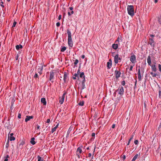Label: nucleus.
<instances>
[{
  "mask_svg": "<svg viewBox=\"0 0 161 161\" xmlns=\"http://www.w3.org/2000/svg\"><path fill=\"white\" fill-rule=\"evenodd\" d=\"M34 77L35 78H38V74L37 73H36L35 74Z\"/></svg>",
  "mask_w": 161,
  "mask_h": 161,
  "instance_id": "72a5a7b5",
  "label": "nucleus"
},
{
  "mask_svg": "<svg viewBox=\"0 0 161 161\" xmlns=\"http://www.w3.org/2000/svg\"><path fill=\"white\" fill-rule=\"evenodd\" d=\"M81 58H83V59L84 58H85V55H83L81 56Z\"/></svg>",
  "mask_w": 161,
  "mask_h": 161,
  "instance_id": "e2e57ef3",
  "label": "nucleus"
},
{
  "mask_svg": "<svg viewBox=\"0 0 161 161\" xmlns=\"http://www.w3.org/2000/svg\"><path fill=\"white\" fill-rule=\"evenodd\" d=\"M138 156V154H136L133 158V159H134L135 160L137 158Z\"/></svg>",
  "mask_w": 161,
  "mask_h": 161,
  "instance_id": "7c9ffc66",
  "label": "nucleus"
},
{
  "mask_svg": "<svg viewBox=\"0 0 161 161\" xmlns=\"http://www.w3.org/2000/svg\"><path fill=\"white\" fill-rule=\"evenodd\" d=\"M123 160H124L125 159V158H126L125 156V155H124L123 156Z\"/></svg>",
  "mask_w": 161,
  "mask_h": 161,
  "instance_id": "0e129e2a",
  "label": "nucleus"
},
{
  "mask_svg": "<svg viewBox=\"0 0 161 161\" xmlns=\"http://www.w3.org/2000/svg\"><path fill=\"white\" fill-rule=\"evenodd\" d=\"M38 161H43L42 158L39 156H37Z\"/></svg>",
  "mask_w": 161,
  "mask_h": 161,
  "instance_id": "c85d7f7f",
  "label": "nucleus"
},
{
  "mask_svg": "<svg viewBox=\"0 0 161 161\" xmlns=\"http://www.w3.org/2000/svg\"><path fill=\"white\" fill-rule=\"evenodd\" d=\"M151 66V67L152 70L154 72H156L157 71V69L156 68L155 65H152Z\"/></svg>",
  "mask_w": 161,
  "mask_h": 161,
  "instance_id": "ddd939ff",
  "label": "nucleus"
},
{
  "mask_svg": "<svg viewBox=\"0 0 161 161\" xmlns=\"http://www.w3.org/2000/svg\"><path fill=\"white\" fill-rule=\"evenodd\" d=\"M136 83H137V80H136V81L135 82V87L136 86Z\"/></svg>",
  "mask_w": 161,
  "mask_h": 161,
  "instance_id": "69168bd1",
  "label": "nucleus"
},
{
  "mask_svg": "<svg viewBox=\"0 0 161 161\" xmlns=\"http://www.w3.org/2000/svg\"><path fill=\"white\" fill-rule=\"evenodd\" d=\"M58 124H57V125L53 128L52 129L51 132L52 133H53L54 131H55L56 129L58 128Z\"/></svg>",
  "mask_w": 161,
  "mask_h": 161,
  "instance_id": "aec40b11",
  "label": "nucleus"
},
{
  "mask_svg": "<svg viewBox=\"0 0 161 161\" xmlns=\"http://www.w3.org/2000/svg\"><path fill=\"white\" fill-rule=\"evenodd\" d=\"M134 142L136 145H137L138 143V140H136L134 141Z\"/></svg>",
  "mask_w": 161,
  "mask_h": 161,
  "instance_id": "a19ab883",
  "label": "nucleus"
},
{
  "mask_svg": "<svg viewBox=\"0 0 161 161\" xmlns=\"http://www.w3.org/2000/svg\"><path fill=\"white\" fill-rule=\"evenodd\" d=\"M66 94V92H64L63 94V95L62 96V97L61 99L64 100V98H65V96Z\"/></svg>",
  "mask_w": 161,
  "mask_h": 161,
  "instance_id": "473e14b6",
  "label": "nucleus"
},
{
  "mask_svg": "<svg viewBox=\"0 0 161 161\" xmlns=\"http://www.w3.org/2000/svg\"><path fill=\"white\" fill-rule=\"evenodd\" d=\"M78 62H79V61L78 59H75V61L74 63V64L75 65H76L78 63Z\"/></svg>",
  "mask_w": 161,
  "mask_h": 161,
  "instance_id": "e433bc0d",
  "label": "nucleus"
},
{
  "mask_svg": "<svg viewBox=\"0 0 161 161\" xmlns=\"http://www.w3.org/2000/svg\"><path fill=\"white\" fill-rule=\"evenodd\" d=\"M54 72L53 71H51L50 72L49 80L52 83H53L54 82Z\"/></svg>",
  "mask_w": 161,
  "mask_h": 161,
  "instance_id": "f03ea898",
  "label": "nucleus"
},
{
  "mask_svg": "<svg viewBox=\"0 0 161 161\" xmlns=\"http://www.w3.org/2000/svg\"><path fill=\"white\" fill-rule=\"evenodd\" d=\"M83 79H84L83 80V81H82V84H85V81H86L85 78Z\"/></svg>",
  "mask_w": 161,
  "mask_h": 161,
  "instance_id": "09e8293b",
  "label": "nucleus"
},
{
  "mask_svg": "<svg viewBox=\"0 0 161 161\" xmlns=\"http://www.w3.org/2000/svg\"><path fill=\"white\" fill-rule=\"evenodd\" d=\"M84 103V102L83 101H80L79 103H78V104L81 106H83Z\"/></svg>",
  "mask_w": 161,
  "mask_h": 161,
  "instance_id": "393cba45",
  "label": "nucleus"
},
{
  "mask_svg": "<svg viewBox=\"0 0 161 161\" xmlns=\"http://www.w3.org/2000/svg\"><path fill=\"white\" fill-rule=\"evenodd\" d=\"M60 23L59 22H57V23H56V26H57V27H59L60 26Z\"/></svg>",
  "mask_w": 161,
  "mask_h": 161,
  "instance_id": "de8ad7c7",
  "label": "nucleus"
},
{
  "mask_svg": "<svg viewBox=\"0 0 161 161\" xmlns=\"http://www.w3.org/2000/svg\"><path fill=\"white\" fill-rule=\"evenodd\" d=\"M9 120H8V121L5 123L4 126L6 128H7V129H9L11 128V125L10 124L9 122L8 121Z\"/></svg>",
  "mask_w": 161,
  "mask_h": 161,
  "instance_id": "1a4fd4ad",
  "label": "nucleus"
},
{
  "mask_svg": "<svg viewBox=\"0 0 161 161\" xmlns=\"http://www.w3.org/2000/svg\"><path fill=\"white\" fill-rule=\"evenodd\" d=\"M15 47L17 50H19L20 48L22 49L23 47L20 44L19 45H17Z\"/></svg>",
  "mask_w": 161,
  "mask_h": 161,
  "instance_id": "6ab92c4d",
  "label": "nucleus"
},
{
  "mask_svg": "<svg viewBox=\"0 0 161 161\" xmlns=\"http://www.w3.org/2000/svg\"><path fill=\"white\" fill-rule=\"evenodd\" d=\"M35 139L34 137H32L31 139L30 142L33 145L35 144L36 143L35 141H34Z\"/></svg>",
  "mask_w": 161,
  "mask_h": 161,
  "instance_id": "f3484780",
  "label": "nucleus"
},
{
  "mask_svg": "<svg viewBox=\"0 0 161 161\" xmlns=\"http://www.w3.org/2000/svg\"><path fill=\"white\" fill-rule=\"evenodd\" d=\"M112 66V61L111 59H109V61L107 63V67L108 69H110Z\"/></svg>",
  "mask_w": 161,
  "mask_h": 161,
  "instance_id": "6e6552de",
  "label": "nucleus"
},
{
  "mask_svg": "<svg viewBox=\"0 0 161 161\" xmlns=\"http://www.w3.org/2000/svg\"><path fill=\"white\" fill-rule=\"evenodd\" d=\"M68 79V75L67 73H66V72H64V78H63L64 81V83H65V82Z\"/></svg>",
  "mask_w": 161,
  "mask_h": 161,
  "instance_id": "9b49d317",
  "label": "nucleus"
},
{
  "mask_svg": "<svg viewBox=\"0 0 161 161\" xmlns=\"http://www.w3.org/2000/svg\"><path fill=\"white\" fill-rule=\"evenodd\" d=\"M41 102L43 103L44 105H46L47 104L46 99L44 98H42L41 99Z\"/></svg>",
  "mask_w": 161,
  "mask_h": 161,
  "instance_id": "4468645a",
  "label": "nucleus"
},
{
  "mask_svg": "<svg viewBox=\"0 0 161 161\" xmlns=\"http://www.w3.org/2000/svg\"><path fill=\"white\" fill-rule=\"evenodd\" d=\"M16 24H17V22L15 21H14L13 23V25H12V27L13 28L15 27V26Z\"/></svg>",
  "mask_w": 161,
  "mask_h": 161,
  "instance_id": "c9c22d12",
  "label": "nucleus"
},
{
  "mask_svg": "<svg viewBox=\"0 0 161 161\" xmlns=\"http://www.w3.org/2000/svg\"><path fill=\"white\" fill-rule=\"evenodd\" d=\"M64 100L63 99L61 98L59 100V103H60V104H62L64 102Z\"/></svg>",
  "mask_w": 161,
  "mask_h": 161,
  "instance_id": "f704fd0d",
  "label": "nucleus"
},
{
  "mask_svg": "<svg viewBox=\"0 0 161 161\" xmlns=\"http://www.w3.org/2000/svg\"><path fill=\"white\" fill-rule=\"evenodd\" d=\"M137 74H138V75H141L140 69H138Z\"/></svg>",
  "mask_w": 161,
  "mask_h": 161,
  "instance_id": "a18cd8bd",
  "label": "nucleus"
},
{
  "mask_svg": "<svg viewBox=\"0 0 161 161\" xmlns=\"http://www.w3.org/2000/svg\"><path fill=\"white\" fill-rule=\"evenodd\" d=\"M80 78H85V76L84 75V73L83 72H81L80 75Z\"/></svg>",
  "mask_w": 161,
  "mask_h": 161,
  "instance_id": "5701e85b",
  "label": "nucleus"
},
{
  "mask_svg": "<svg viewBox=\"0 0 161 161\" xmlns=\"http://www.w3.org/2000/svg\"><path fill=\"white\" fill-rule=\"evenodd\" d=\"M42 69L43 67H42L41 68H40L37 69L38 72L39 74L40 75H41L42 73Z\"/></svg>",
  "mask_w": 161,
  "mask_h": 161,
  "instance_id": "a211bd4d",
  "label": "nucleus"
},
{
  "mask_svg": "<svg viewBox=\"0 0 161 161\" xmlns=\"http://www.w3.org/2000/svg\"><path fill=\"white\" fill-rule=\"evenodd\" d=\"M66 47H64L61 48V51L63 52L66 50Z\"/></svg>",
  "mask_w": 161,
  "mask_h": 161,
  "instance_id": "cd10ccee",
  "label": "nucleus"
},
{
  "mask_svg": "<svg viewBox=\"0 0 161 161\" xmlns=\"http://www.w3.org/2000/svg\"><path fill=\"white\" fill-rule=\"evenodd\" d=\"M159 70L160 72H161V65L159 64L158 65Z\"/></svg>",
  "mask_w": 161,
  "mask_h": 161,
  "instance_id": "4c0bfd02",
  "label": "nucleus"
},
{
  "mask_svg": "<svg viewBox=\"0 0 161 161\" xmlns=\"http://www.w3.org/2000/svg\"><path fill=\"white\" fill-rule=\"evenodd\" d=\"M130 60L132 63H135L136 62V56L134 55H131L130 57Z\"/></svg>",
  "mask_w": 161,
  "mask_h": 161,
  "instance_id": "39448f33",
  "label": "nucleus"
},
{
  "mask_svg": "<svg viewBox=\"0 0 161 161\" xmlns=\"http://www.w3.org/2000/svg\"><path fill=\"white\" fill-rule=\"evenodd\" d=\"M61 19V15H59L58 17V19L59 20H60Z\"/></svg>",
  "mask_w": 161,
  "mask_h": 161,
  "instance_id": "864d4df0",
  "label": "nucleus"
},
{
  "mask_svg": "<svg viewBox=\"0 0 161 161\" xmlns=\"http://www.w3.org/2000/svg\"><path fill=\"white\" fill-rule=\"evenodd\" d=\"M40 126L39 125H37L36 129H40Z\"/></svg>",
  "mask_w": 161,
  "mask_h": 161,
  "instance_id": "052dcab7",
  "label": "nucleus"
},
{
  "mask_svg": "<svg viewBox=\"0 0 161 161\" xmlns=\"http://www.w3.org/2000/svg\"><path fill=\"white\" fill-rule=\"evenodd\" d=\"M9 157V156L8 155H7V157H6V158H5L4 160V161H8V158Z\"/></svg>",
  "mask_w": 161,
  "mask_h": 161,
  "instance_id": "ea45409f",
  "label": "nucleus"
},
{
  "mask_svg": "<svg viewBox=\"0 0 161 161\" xmlns=\"http://www.w3.org/2000/svg\"><path fill=\"white\" fill-rule=\"evenodd\" d=\"M33 117L32 116H26V118L25 119V121L27 122L30 119H33Z\"/></svg>",
  "mask_w": 161,
  "mask_h": 161,
  "instance_id": "f8f14e48",
  "label": "nucleus"
},
{
  "mask_svg": "<svg viewBox=\"0 0 161 161\" xmlns=\"http://www.w3.org/2000/svg\"><path fill=\"white\" fill-rule=\"evenodd\" d=\"M150 74L153 77H155L157 75V73H153V72H151Z\"/></svg>",
  "mask_w": 161,
  "mask_h": 161,
  "instance_id": "a878e982",
  "label": "nucleus"
},
{
  "mask_svg": "<svg viewBox=\"0 0 161 161\" xmlns=\"http://www.w3.org/2000/svg\"><path fill=\"white\" fill-rule=\"evenodd\" d=\"M147 62L149 65H151V59L150 56H149L147 58Z\"/></svg>",
  "mask_w": 161,
  "mask_h": 161,
  "instance_id": "dca6fc26",
  "label": "nucleus"
},
{
  "mask_svg": "<svg viewBox=\"0 0 161 161\" xmlns=\"http://www.w3.org/2000/svg\"><path fill=\"white\" fill-rule=\"evenodd\" d=\"M19 55L18 54H17V56H16V60H17L18 59V58H19Z\"/></svg>",
  "mask_w": 161,
  "mask_h": 161,
  "instance_id": "13d9d810",
  "label": "nucleus"
},
{
  "mask_svg": "<svg viewBox=\"0 0 161 161\" xmlns=\"http://www.w3.org/2000/svg\"><path fill=\"white\" fill-rule=\"evenodd\" d=\"M121 73L119 71L116 69L114 71V75L115 76V78L116 80H117L120 77Z\"/></svg>",
  "mask_w": 161,
  "mask_h": 161,
  "instance_id": "7ed1b4c3",
  "label": "nucleus"
},
{
  "mask_svg": "<svg viewBox=\"0 0 161 161\" xmlns=\"http://www.w3.org/2000/svg\"><path fill=\"white\" fill-rule=\"evenodd\" d=\"M80 73V70L79 69H78V70H77V74L78 75H79Z\"/></svg>",
  "mask_w": 161,
  "mask_h": 161,
  "instance_id": "680f3d73",
  "label": "nucleus"
},
{
  "mask_svg": "<svg viewBox=\"0 0 161 161\" xmlns=\"http://www.w3.org/2000/svg\"><path fill=\"white\" fill-rule=\"evenodd\" d=\"M69 8L70 10H72L73 9V8L72 7H69Z\"/></svg>",
  "mask_w": 161,
  "mask_h": 161,
  "instance_id": "bf43d9fd",
  "label": "nucleus"
},
{
  "mask_svg": "<svg viewBox=\"0 0 161 161\" xmlns=\"http://www.w3.org/2000/svg\"><path fill=\"white\" fill-rule=\"evenodd\" d=\"M50 121V119H47V120L46 122L47 123H49Z\"/></svg>",
  "mask_w": 161,
  "mask_h": 161,
  "instance_id": "3c124183",
  "label": "nucleus"
},
{
  "mask_svg": "<svg viewBox=\"0 0 161 161\" xmlns=\"http://www.w3.org/2000/svg\"><path fill=\"white\" fill-rule=\"evenodd\" d=\"M150 36L151 37H153L154 36V35H150Z\"/></svg>",
  "mask_w": 161,
  "mask_h": 161,
  "instance_id": "774afa93",
  "label": "nucleus"
},
{
  "mask_svg": "<svg viewBox=\"0 0 161 161\" xmlns=\"http://www.w3.org/2000/svg\"><path fill=\"white\" fill-rule=\"evenodd\" d=\"M77 152H79V153L80 154L82 152V149L80 147H79L77 148L76 151Z\"/></svg>",
  "mask_w": 161,
  "mask_h": 161,
  "instance_id": "b1692460",
  "label": "nucleus"
},
{
  "mask_svg": "<svg viewBox=\"0 0 161 161\" xmlns=\"http://www.w3.org/2000/svg\"><path fill=\"white\" fill-rule=\"evenodd\" d=\"M158 23L161 24V17L160 18H158Z\"/></svg>",
  "mask_w": 161,
  "mask_h": 161,
  "instance_id": "37998d69",
  "label": "nucleus"
},
{
  "mask_svg": "<svg viewBox=\"0 0 161 161\" xmlns=\"http://www.w3.org/2000/svg\"><path fill=\"white\" fill-rule=\"evenodd\" d=\"M74 76H75V77H77L78 79H79V76H78V75L77 74V73L75 74L74 75Z\"/></svg>",
  "mask_w": 161,
  "mask_h": 161,
  "instance_id": "79ce46f5",
  "label": "nucleus"
},
{
  "mask_svg": "<svg viewBox=\"0 0 161 161\" xmlns=\"http://www.w3.org/2000/svg\"><path fill=\"white\" fill-rule=\"evenodd\" d=\"M119 60V55L116 54L114 58V62L115 64H117Z\"/></svg>",
  "mask_w": 161,
  "mask_h": 161,
  "instance_id": "9d476101",
  "label": "nucleus"
},
{
  "mask_svg": "<svg viewBox=\"0 0 161 161\" xmlns=\"http://www.w3.org/2000/svg\"><path fill=\"white\" fill-rule=\"evenodd\" d=\"M133 66H130V70L131 71L132 69Z\"/></svg>",
  "mask_w": 161,
  "mask_h": 161,
  "instance_id": "603ef678",
  "label": "nucleus"
},
{
  "mask_svg": "<svg viewBox=\"0 0 161 161\" xmlns=\"http://www.w3.org/2000/svg\"><path fill=\"white\" fill-rule=\"evenodd\" d=\"M149 44H150L153 47H154L155 44V43L154 42V41L153 39L149 38Z\"/></svg>",
  "mask_w": 161,
  "mask_h": 161,
  "instance_id": "423d86ee",
  "label": "nucleus"
},
{
  "mask_svg": "<svg viewBox=\"0 0 161 161\" xmlns=\"http://www.w3.org/2000/svg\"><path fill=\"white\" fill-rule=\"evenodd\" d=\"M68 44L69 47H72L73 45V41L72 38L68 39Z\"/></svg>",
  "mask_w": 161,
  "mask_h": 161,
  "instance_id": "0eeeda50",
  "label": "nucleus"
},
{
  "mask_svg": "<svg viewBox=\"0 0 161 161\" xmlns=\"http://www.w3.org/2000/svg\"><path fill=\"white\" fill-rule=\"evenodd\" d=\"M159 97H161V91L160 90L159 91Z\"/></svg>",
  "mask_w": 161,
  "mask_h": 161,
  "instance_id": "8fccbe9b",
  "label": "nucleus"
},
{
  "mask_svg": "<svg viewBox=\"0 0 161 161\" xmlns=\"http://www.w3.org/2000/svg\"><path fill=\"white\" fill-rule=\"evenodd\" d=\"M138 79L139 81H141V75H138Z\"/></svg>",
  "mask_w": 161,
  "mask_h": 161,
  "instance_id": "58836bf2",
  "label": "nucleus"
},
{
  "mask_svg": "<svg viewBox=\"0 0 161 161\" xmlns=\"http://www.w3.org/2000/svg\"><path fill=\"white\" fill-rule=\"evenodd\" d=\"M95 136V133H92V136L94 137Z\"/></svg>",
  "mask_w": 161,
  "mask_h": 161,
  "instance_id": "4d7b16f0",
  "label": "nucleus"
},
{
  "mask_svg": "<svg viewBox=\"0 0 161 161\" xmlns=\"http://www.w3.org/2000/svg\"><path fill=\"white\" fill-rule=\"evenodd\" d=\"M115 124H113L112 125V128H115Z\"/></svg>",
  "mask_w": 161,
  "mask_h": 161,
  "instance_id": "6e6d98bb",
  "label": "nucleus"
},
{
  "mask_svg": "<svg viewBox=\"0 0 161 161\" xmlns=\"http://www.w3.org/2000/svg\"><path fill=\"white\" fill-rule=\"evenodd\" d=\"M25 142H24V141H21L20 142V144H19V147H20V146H21V147H22V146L24 144H25Z\"/></svg>",
  "mask_w": 161,
  "mask_h": 161,
  "instance_id": "c756f323",
  "label": "nucleus"
},
{
  "mask_svg": "<svg viewBox=\"0 0 161 161\" xmlns=\"http://www.w3.org/2000/svg\"><path fill=\"white\" fill-rule=\"evenodd\" d=\"M92 156V154H91V153H88V157H90L91 156Z\"/></svg>",
  "mask_w": 161,
  "mask_h": 161,
  "instance_id": "338daca9",
  "label": "nucleus"
},
{
  "mask_svg": "<svg viewBox=\"0 0 161 161\" xmlns=\"http://www.w3.org/2000/svg\"><path fill=\"white\" fill-rule=\"evenodd\" d=\"M82 89H84L85 88V84H82Z\"/></svg>",
  "mask_w": 161,
  "mask_h": 161,
  "instance_id": "c03bdc74",
  "label": "nucleus"
},
{
  "mask_svg": "<svg viewBox=\"0 0 161 161\" xmlns=\"http://www.w3.org/2000/svg\"><path fill=\"white\" fill-rule=\"evenodd\" d=\"M67 33L68 35V39L72 38L71 33L69 30H67Z\"/></svg>",
  "mask_w": 161,
  "mask_h": 161,
  "instance_id": "2eb2a0df",
  "label": "nucleus"
},
{
  "mask_svg": "<svg viewBox=\"0 0 161 161\" xmlns=\"http://www.w3.org/2000/svg\"><path fill=\"white\" fill-rule=\"evenodd\" d=\"M9 143V139H8L7 141V143H6V148H8V147Z\"/></svg>",
  "mask_w": 161,
  "mask_h": 161,
  "instance_id": "2f4dec72",
  "label": "nucleus"
},
{
  "mask_svg": "<svg viewBox=\"0 0 161 161\" xmlns=\"http://www.w3.org/2000/svg\"><path fill=\"white\" fill-rule=\"evenodd\" d=\"M125 81L124 80L122 82L121 84L123 86H124L125 84Z\"/></svg>",
  "mask_w": 161,
  "mask_h": 161,
  "instance_id": "49530a36",
  "label": "nucleus"
},
{
  "mask_svg": "<svg viewBox=\"0 0 161 161\" xmlns=\"http://www.w3.org/2000/svg\"><path fill=\"white\" fill-rule=\"evenodd\" d=\"M128 14L132 16L134 15V8L133 5H128L127 8Z\"/></svg>",
  "mask_w": 161,
  "mask_h": 161,
  "instance_id": "f257e3e1",
  "label": "nucleus"
},
{
  "mask_svg": "<svg viewBox=\"0 0 161 161\" xmlns=\"http://www.w3.org/2000/svg\"><path fill=\"white\" fill-rule=\"evenodd\" d=\"M10 141H14L15 140V138L13 136H10L8 137V139Z\"/></svg>",
  "mask_w": 161,
  "mask_h": 161,
  "instance_id": "4be33fe9",
  "label": "nucleus"
},
{
  "mask_svg": "<svg viewBox=\"0 0 161 161\" xmlns=\"http://www.w3.org/2000/svg\"><path fill=\"white\" fill-rule=\"evenodd\" d=\"M21 114H18V118L19 119L20 118H21Z\"/></svg>",
  "mask_w": 161,
  "mask_h": 161,
  "instance_id": "5fc2aeb1",
  "label": "nucleus"
},
{
  "mask_svg": "<svg viewBox=\"0 0 161 161\" xmlns=\"http://www.w3.org/2000/svg\"><path fill=\"white\" fill-rule=\"evenodd\" d=\"M133 135H132V136L130 138L128 142V143L127 144V145H129V144H130L131 140L133 139Z\"/></svg>",
  "mask_w": 161,
  "mask_h": 161,
  "instance_id": "bb28decb",
  "label": "nucleus"
},
{
  "mask_svg": "<svg viewBox=\"0 0 161 161\" xmlns=\"http://www.w3.org/2000/svg\"><path fill=\"white\" fill-rule=\"evenodd\" d=\"M112 47L114 49H117L118 48V45L117 44H113L112 45Z\"/></svg>",
  "mask_w": 161,
  "mask_h": 161,
  "instance_id": "412c9836",
  "label": "nucleus"
},
{
  "mask_svg": "<svg viewBox=\"0 0 161 161\" xmlns=\"http://www.w3.org/2000/svg\"><path fill=\"white\" fill-rule=\"evenodd\" d=\"M119 91V94L120 95L122 96L124 93V89L123 87L121 86L120 88H119L116 91Z\"/></svg>",
  "mask_w": 161,
  "mask_h": 161,
  "instance_id": "20e7f679",
  "label": "nucleus"
}]
</instances>
